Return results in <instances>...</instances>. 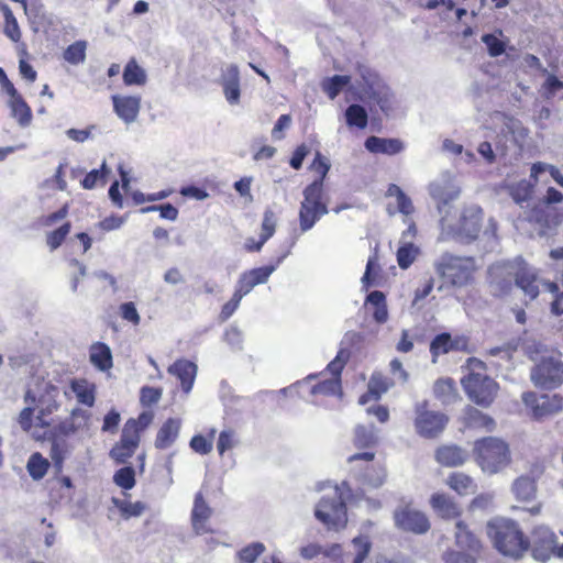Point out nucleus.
Here are the masks:
<instances>
[{"instance_id":"f257e3e1","label":"nucleus","mask_w":563,"mask_h":563,"mask_svg":"<svg viewBox=\"0 0 563 563\" xmlns=\"http://www.w3.org/2000/svg\"><path fill=\"white\" fill-rule=\"evenodd\" d=\"M486 534L503 556L519 560L531 548V540L520 523L506 517H494L486 523Z\"/></svg>"},{"instance_id":"f03ea898","label":"nucleus","mask_w":563,"mask_h":563,"mask_svg":"<svg viewBox=\"0 0 563 563\" xmlns=\"http://www.w3.org/2000/svg\"><path fill=\"white\" fill-rule=\"evenodd\" d=\"M467 366L470 372L461 379L466 396L479 407H490L498 395V383L485 373L486 365L483 361L470 357Z\"/></svg>"},{"instance_id":"7ed1b4c3","label":"nucleus","mask_w":563,"mask_h":563,"mask_svg":"<svg viewBox=\"0 0 563 563\" xmlns=\"http://www.w3.org/2000/svg\"><path fill=\"white\" fill-rule=\"evenodd\" d=\"M473 456L478 467L489 475L504 471L511 463L509 444L497 437L477 439L473 445Z\"/></svg>"},{"instance_id":"20e7f679","label":"nucleus","mask_w":563,"mask_h":563,"mask_svg":"<svg viewBox=\"0 0 563 563\" xmlns=\"http://www.w3.org/2000/svg\"><path fill=\"white\" fill-rule=\"evenodd\" d=\"M153 421L152 412H141L137 418L125 421L120 440L110 450V457L117 464H125L137 450L142 433Z\"/></svg>"},{"instance_id":"39448f33","label":"nucleus","mask_w":563,"mask_h":563,"mask_svg":"<svg viewBox=\"0 0 563 563\" xmlns=\"http://www.w3.org/2000/svg\"><path fill=\"white\" fill-rule=\"evenodd\" d=\"M438 276L446 282H470L475 278L478 265L473 257L443 253L434 261Z\"/></svg>"},{"instance_id":"423d86ee","label":"nucleus","mask_w":563,"mask_h":563,"mask_svg":"<svg viewBox=\"0 0 563 563\" xmlns=\"http://www.w3.org/2000/svg\"><path fill=\"white\" fill-rule=\"evenodd\" d=\"M482 214L481 207L476 205L465 206L455 227L449 224L445 216H442L440 220L442 235H452L462 242L470 243L477 238L481 231Z\"/></svg>"},{"instance_id":"0eeeda50","label":"nucleus","mask_w":563,"mask_h":563,"mask_svg":"<svg viewBox=\"0 0 563 563\" xmlns=\"http://www.w3.org/2000/svg\"><path fill=\"white\" fill-rule=\"evenodd\" d=\"M532 383L542 389H555L563 384V361L560 352L542 356L531 368Z\"/></svg>"},{"instance_id":"6e6552de","label":"nucleus","mask_w":563,"mask_h":563,"mask_svg":"<svg viewBox=\"0 0 563 563\" xmlns=\"http://www.w3.org/2000/svg\"><path fill=\"white\" fill-rule=\"evenodd\" d=\"M321 180H314L303 190V200L300 203L299 225L302 232L313 228L316 222L328 211V207L322 202Z\"/></svg>"},{"instance_id":"1a4fd4ad","label":"nucleus","mask_w":563,"mask_h":563,"mask_svg":"<svg viewBox=\"0 0 563 563\" xmlns=\"http://www.w3.org/2000/svg\"><path fill=\"white\" fill-rule=\"evenodd\" d=\"M314 516L329 529L338 530L345 527L347 521L346 505L338 487H335L332 496H324L320 499Z\"/></svg>"},{"instance_id":"9d476101","label":"nucleus","mask_w":563,"mask_h":563,"mask_svg":"<svg viewBox=\"0 0 563 563\" xmlns=\"http://www.w3.org/2000/svg\"><path fill=\"white\" fill-rule=\"evenodd\" d=\"M343 368L344 362L338 355L328 364L324 372L308 375L306 380L319 378V380L311 386L310 395L313 397H329L340 395L341 374Z\"/></svg>"},{"instance_id":"9b49d317","label":"nucleus","mask_w":563,"mask_h":563,"mask_svg":"<svg viewBox=\"0 0 563 563\" xmlns=\"http://www.w3.org/2000/svg\"><path fill=\"white\" fill-rule=\"evenodd\" d=\"M488 274L496 282H536L537 271L529 266L523 258L503 261L493 264Z\"/></svg>"},{"instance_id":"f8f14e48","label":"nucleus","mask_w":563,"mask_h":563,"mask_svg":"<svg viewBox=\"0 0 563 563\" xmlns=\"http://www.w3.org/2000/svg\"><path fill=\"white\" fill-rule=\"evenodd\" d=\"M395 526L405 532L413 534L427 533L431 523L428 516L412 506V504H404L398 506L393 515Z\"/></svg>"},{"instance_id":"ddd939ff","label":"nucleus","mask_w":563,"mask_h":563,"mask_svg":"<svg viewBox=\"0 0 563 563\" xmlns=\"http://www.w3.org/2000/svg\"><path fill=\"white\" fill-rule=\"evenodd\" d=\"M428 406L427 400L416 406L415 427L421 437L432 439L444 430L449 419L442 412L429 410Z\"/></svg>"},{"instance_id":"4468645a","label":"nucleus","mask_w":563,"mask_h":563,"mask_svg":"<svg viewBox=\"0 0 563 563\" xmlns=\"http://www.w3.org/2000/svg\"><path fill=\"white\" fill-rule=\"evenodd\" d=\"M522 401L537 420L555 415L563 409V397L559 394L538 395L534 391H526L522 394Z\"/></svg>"},{"instance_id":"2eb2a0df","label":"nucleus","mask_w":563,"mask_h":563,"mask_svg":"<svg viewBox=\"0 0 563 563\" xmlns=\"http://www.w3.org/2000/svg\"><path fill=\"white\" fill-rule=\"evenodd\" d=\"M429 194L437 201L439 213L443 214L445 207L459 198L461 188L455 184L453 175L445 172L430 184Z\"/></svg>"},{"instance_id":"dca6fc26","label":"nucleus","mask_w":563,"mask_h":563,"mask_svg":"<svg viewBox=\"0 0 563 563\" xmlns=\"http://www.w3.org/2000/svg\"><path fill=\"white\" fill-rule=\"evenodd\" d=\"M431 362L435 364L441 355L450 352H471L470 339L466 335L452 336L449 332L437 334L429 347Z\"/></svg>"},{"instance_id":"f3484780","label":"nucleus","mask_w":563,"mask_h":563,"mask_svg":"<svg viewBox=\"0 0 563 563\" xmlns=\"http://www.w3.org/2000/svg\"><path fill=\"white\" fill-rule=\"evenodd\" d=\"M531 548L536 559L545 561L556 555L558 538L547 526H537L531 531Z\"/></svg>"},{"instance_id":"a211bd4d","label":"nucleus","mask_w":563,"mask_h":563,"mask_svg":"<svg viewBox=\"0 0 563 563\" xmlns=\"http://www.w3.org/2000/svg\"><path fill=\"white\" fill-rule=\"evenodd\" d=\"M113 111L125 124L136 121L141 110L140 96L113 95L111 97Z\"/></svg>"},{"instance_id":"6ab92c4d","label":"nucleus","mask_w":563,"mask_h":563,"mask_svg":"<svg viewBox=\"0 0 563 563\" xmlns=\"http://www.w3.org/2000/svg\"><path fill=\"white\" fill-rule=\"evenodd\" d=\"M454 540L460 551L481 554L484 549L481 538L463 520H457L455 523Z\"/></svg>"},{"instance_id":"aec40b11","label":"nucleus","mask_w":563,"mask_h":563,"mask_svg":"<svg viewBox=\"0 0 563 563\" xmlns=\"http://www.w3.org/2000/svg\"><path fill=\"white\" fill-rule=\"evenodd\" d=\"M530 220L538 223L542 229V234L547 231L555 230L563 222V210L547 206L539 205L530 212Z\"/></svg>"},{"instance_id":"412c9836","label":"nucleus","mask_w":563,"mask_h":563,"mask_svg":"<svg viewBox=\"0 0 563 563\" xmlns=\"http://www.w3.org/2000/svg\"><path fill=\"white\" fill-rule=\"evenodd\" d=\"M197 371L198 367L196 363L186 358L176 360L167 368V372L180 382V387L184 394H189L191 391L197 376Z\"/></svg>"},{"instance_id":"4be33fe9","label":"nucleus","mask_w":563,"mask_h":563,"mask_svg":"<svg viewBox=\"0 0 563 563\" xmlns=\"http://www.w3.org/2000/svg\"><path fill=\"white\" fill-rule=\"evenodd\" d=\"M45 391L51 398L46 400L45 396H42L38 399L40 407L37 415L35 416V426L40 428L49 427L51 416L59 408V402L56 400L58 388L53 384H47Z\"/></svg>"},{"instance_id":"5701e85b","label":"nucleus","mask_w":563,"mask_h":563,"mask_svg":"<svg viewBox=\"0 0 563 563\" xmlns=\"http://www.w3.org/2000/svg\"><path fill=\"white\" fill-rule=\"evenodd\" d=\"M90 413L80 408H74L68 418L60 421L54 429L59 435L69 437L89 427Z\"/></svg>"},{"instance_id":"b1692460","label":"nucleus","mask_w":563,"mask_h":563,"mask_svg":"<svg viewBox=\"0 0 563 563\" xmlns=\"http://www.w3.org/2000/svg\"><path fill=\"white\" fill-rule=\"evenodd\" d=\"M212 515V509L205 500L202 494L199 492L195 495L194 507L191 510V526L197 534L211 533L212 529L208 527L207 522Z\"/></svg>"},{"instance_id":"393cba45","label":"nucleus","mask_w":563,"mask_h":563,"mask_svg":"<svg viewBox=\"0 0 563 563\" xmlns=\"http://www.w3.org/2000/svg\"><path fill=\"white\" fill-rule=\"evenodd\" d=\"M435 461L444 467H459L468 460V453L456 444H443L434 452Z\"/></svg>"},{"instance_id":"a878e982","label":"nucleus","mask_w":563,"mask_h":563,"mask_svg":"<svg viewBox=\"0 0 563 563\" xmlns=\"http://www.w3.org/2000/svg\"><path fill=\"white\" fill-rule=\"evenodd\" d=\"M221 85L227 101L230 104H238L240 102V71L236 65H227L222 71Z\"/></svg>"},{"instance_id":"bb28decb","label":"nucleus","mask_w":563,"mask_h":563,"mask_svg":"<svg viewBox=\"0 0 563 563\" xmlns=\"http://www.w3.org/2000/svg\"><path fill=\"white\" fill-rule=\"evenodd\" d=\"M430 506L442 519H457L462 515L459 504L445 493H434L430 498Z\"/></svg>"},{"instance_id":"cd10ccee","label":"nucleus","mask_w":563,"mask_h":563,"mask_svg":"<svg viewBox=\"0 0 563 563\" xmlns=\"http://www.w3.org/2000/svg\"><path fill=\"white\" fill-rule=\"evenodd\" d=\"M181 420L179 418L166 419L158 429L154 445L158 450L170 448L179 437Z\"/></svg>"},{"instance_id":"c85d7f7f","label":"nucleus","mask_w":563,"mask_h":563,"mask_svg":"<svg viewBox=\"0 0 563 563\" xmlns=\"http://www.w3.org/2000/svg\"><path fill=\"white\" fill-rule=\"evenodd\" d=\"M445 485L460 497L474 495L477 492L476 481L464 472H452L445 479Z\"/></svg>"},{"instance_id":"c756f323","label":"nucleus","mask_w":563,"mask_h":563,"mask_svg":"<svg viewBox=\"0 0 563 563\" xmlns=\"http://www.w3.org/2000/svg\"><path fill=\"white\" fill-rule=\"evenodd\" d=\"M395 385V379L388 377L382 372H374L367 384V393L362 395L360 404L364 405L369 398L378 400L383 394Z\"/></svg>"},{"instance_id":"7c9ffc66","label":"nucleus","mask_w":563,"mask_h":563,"mask_svg":"<svg viewBox=\"0 0 563 563\" xmlns=\"http://www.w3.org/2000/svg\"><path fill=\"white\" fill-rule=\"evenodd\" d=\"M434 397L444 406L461 399L456 383L451 377H441L433 384Z\"/></svg>"},{"instance_id":"2f4dec72","label":"nucleus","mask_w":563,"mask_h":563,"mask_svg":"<svg viewBox=\"0 0 563 563\" xmlns=\"http://www.w3.org/2000/svg\"><path fill=\"white\" fill-rule=\"evenodd\" d=\"M463 422L468 429L493 431L495 420L473 406H466L463 412Z\"/></svg>"},{"instance_id":"473e14b6","label":"nucleus","mask_w":563,"mask_h":563,"mask_svg":"<svg viewBox=\"0 0 563 563\" xmlns=\"http://www.w3.org/2000/svg\"><path fill=\"white\" fill-rule=\"evenodd\" d=\"M71 452L70 443L64 439L63 435L53 433L51 439L49 456L52 459L53 466L57 473H60L64 468V462Z\"/></svg>"},{"instance_id":"72a5a7b5","label":"nucleus","mask_w":563,"mask_h":563,"mask_svg":"<svg viewBox=\"0 0 563 563\" xmlns=\"http://www.w3.org/2000/svg\"><path fill=\"white\" fill-rule=\"evenodd\" d=\"M90 363L101 372H107L113 366L110 347L102 342H95L89 347Z\"/></svg>"},{"instance_id":"f704fd0d","label":"nucleus","mask_w":563,"mask_h":563,"mask_svg":"<svg viewBox=\"0 0 563 563\" xmlns=\"http://www.w3.org/2000/svg\"><path fill=\"white\" fill-rule=\"evenodd\" d=\"M356 478L363 487L377 488L386 479V470L380 464H371L356 473Z\"/></svg>"},{"instance_id":"c9c22d12","label":"nucleus","mask_w":563,"mask_h":563,"mask_svg":"<svg viewBox=\"0 0 563 563\" xmlns=\"http://www.w3.org/2000/svg\"><path fill=\"white\" fill-rule=\"evenodd\" d=\"M364 308L371 310L377 323H385L388 319L386 297L382 291L375 290L367 295Z\"/></svg>"},{"instance_id":"e433bc0d","label":"nucleus","mask_w":563,"mask_h":563,"mask_svg":"<svg viewBox=\"0 0 563 563\" xmlns=\"http://www.w3.org/2000/svg\"><path fill=\"white\" fill-rule=\"evenodd\" d=\"M512 494L519 501H531L537 495V482L532 476L521 475L511 486Z\"/></svg>"},{"instance_id":"4c0bfd02","label":"nucleus","mask_w":563,"mask_h":563,"mask_svg":"<svg viewBox=\"0 0 563 563\" xmlns=\"http://www.w3.org/2000/svg\"><path fill=\"white\" fill-rule=\"evenodd\" d=\"M365 147L372 153L394 155L402 150V143L397 139H382L369 136L365 141Z\"/></svg>"},{"instance_id":"58836bf2","label":"nucleus","mask_w":563,"mask_h":563,"mask_svg":"<svg viewBox=\"0 0 563 563\" xmlns=\"http://www.w3.org/2000/svg\"><path fill=\"white\" fill-rule=\"evenodd\" d=\"M11 111V117L16 120L21 128H27L32 122V111L22 96H18L7 101Z\"/></svg>"},{"instance_id":"ea45409f","label":"nucleus","mask_w":563,"mask_h":563,"mask_svg":"<svg viewBox=\"0 0 563 563\" xmlns=\"http://www.w3.org/2000/svg\"><path fill=\"white\" fill-rule=\"evenodd\" d=\"M70 388L75 393L78 402L92 407L96 401V387L90 384L87 379H73L70 382Z\"/></svg>"},{"instance_id":"a19ab883","label":"nucleus","mask_w":563,"mask_h":563,"mask_svg":"<svg viewBox=\"0 0 563 563\" xmlns=\"http://www.w3.org/2000/svg\"><path fill=\"white\" fill-rule=\"evenodd\" d=\"M146 80L145 69L134 58L130 59L123 69V82L126 86H143Z\"/></svg>"},{"instance_id":"79ce46f5","label":"nucleus","mask_w":563,"mask_h":563,"mask_svg":"<svg viewBox=\"0 0 563 563\" xmlns=\"http://www.w3.org/2000/svg\"><path fill=\"white\" fill-rule=\"evenodd\" d=\"M49 466V461L40 452L32 453L26 463L27 473L34 481L42 479L47 474Z\"/></svg>"},{"instance_id":"37998d69","label":"nucleus","mask_w":563,"mask_h":563,"mask_svg":"<svg viewBox=\"0 0 563 563\" xmlns=\"http://www.w3.org/2000/svg\"><path fill=\"white\" fill-rule=\"evenodd\" d=\"M420 249L412 241H399L397 263L400 268L407 269L417 258Z\"/></svg>"},{"instance_id":"c03bdc74","label":"nucleus","mask_w":563,"mask_h":563,"mask_svg":"<svg viewBox=\"0 0 563 563\" xmlns=\"http://www.w3.org/2000/svg\"><path fill=\"white\" fill-rule=\"evenodd\" d=\"M534 186V183L521 179L520 181L507 185V190L514 201L521 205L531 198Z\"/></svg>"},{"instance_id":"a18cd8bd","label":"nucleus","mask_w":563,"mask_h":563,"mask_svg":"<svg viewBox=\"0 0 563 563\" xmlns=\"http://www.w3.org/2000/svg\"><path fill=\"white\" fill-rule=\"evenodd\" d=\"M387 197H394L396 199L397 210L402 213L406 218L415 212V207L411 199L404 192V190L395 185H389L387 191Z\"/></svg>"},{"instance_id":"49530a36","label":"nucleus","mask_w":563,"mask_h":563,"mask_svg":"<svg viewBox=\"0 0 563 563\" xmlns=\"http://www.w3.org/2000/svg\"><path fill=\"white\" fill-rule=\"evenodd\" d=\"M351 82V77L346 75H334L324 78L321 82L322 91L331 99L334 100L342 89Z\"/></svg>"},{"instance_id":"de8ad7c7","label":"nucleus","mask_w":563,"mask_h":563,"mask_svg":"<svg viewBox=\"0 0 563 563\" xmlns=\"http://www.w3.org/2000/svg\"><path fill=\"white\" fill-rule=\"evenodd\" d=\"M254 285L255 284L242 285L234 291L232 298L222 306L219 314L221 321H227L235 312L243 296L249 294Z\"/></svg>"},{"instance_id":"09e8293b","label":"nucleus","mask_w":563,"mask_h":563,"mask_svg":"<svg viewBox=\"0 0 563 563\" xmlns=\"http://www.w3.org/2000/svg\"><path fill=\"white\" fill-rule=\"evenodd\" d=\"M377 438L373 427L357 426L354 430L353 444L356 449L366 450L375 446Z\"/></svg>"},{"instance_id":"8fccbe9b","label":"nucleus","mask_w":563,"mask_h":563,"mask_svg":"<svg viewBox=\"0 0 563 563\" xmlns=\"http://www.w3.org/2000/svg\"><path fill=\"white\" fill-rule=\"evenodd\" d=\"M216 429H211L207 435L196 434L190 439V449L200 454L207 455L212 451Z\"/></svg>"},{"instance_id":"3c124183","label":"nucleus","mask_w":563,"mask_h":563,"mask_svg":"<svg viewBox=\"0 0 563 563\" xmlns=\"http://www.w3.org/2000/svg\"><path fill=\"white\" fill-rule=\"evenodd\" d=\"M341 553L340 544H332L329 549L323 550L321 545L317 543H309L300 548V555L306 560H312L320 554L325 556L336 555Z\"/></svg>"},{"instance_id":"603ef678","label":"nucleus","mask_w":563,"mask_h":563,"mask_svg":"<svg viewBox=\"0 0 563 563\" xmlns=\"http://www.w3.org/2000/svg\"><path fill=\"white\" fill-rule=\"evenodd\" d=\"M345 119L349 126L364 129L367 125V112L360 104H351L345 111Z\"/></svg>"},{"instance_id":"864d4df0","label":"nucleus","mask_w":563,"mask_h":563,"mask_svg":"<svg viewBox=\"0 0 563 563\" xmlns=\"http://www.w3.org/2000/svg\"><path fill=\"white\" fill-rule=\"evenodd\" d=\"M367 96L374 101H376L384 112H387L390 109L393 93L390 91V88L385 82L380 84L375 89L369 91Z\"/></svg>"},{"instance_id":"5fc2aeb1","label":"nucleus","mask_w":563,"mask_h":563,"mask_svg":"<svg viewBox=\"0 0 563 563\" xmlns=\"http://www.w3.org/2000/svg\"><path fill=\"white\" fill-rule=\"evenodd\" d=\"M86 41H77L69 45L64 52V59L71 65H78L86 60Z\"/></svg>"},{"instance_id":"6e6d98bb","label":"nucleus","mask_w":563,"mask_h":563,"mask_svg":"<svg viewBox=\"0 0 563 563\" xmlns=\"http://www.w3.org/2000/svg\"><path fill=\"white\" fill-rule=\"evenodd\" d=\"M113 482L117 486L129 490L135 486V471L132 466L119 468L113 475Z\"/></svg>"},{"instance_id":"4d7b16f0","label":"nucleus","mask_w":563,"mask_h":563,"mask_svg":"<svg viewBox=\"0 0 563 563\" xmlns=\"http://www.w3.org/2000/svg\"><path fill=\"white\" fill-rule=\"evenodd\" d=\"M357 71L363 80V86L366 93L384 82L373 69L365 65H358Z\"/></svg>"},{"instance_id":"13d9d810","label":"nucleus","mask_w":563,"mask_h":563,"mask_svg":"<svg viewBox=\"0 0 563 563\" xmlns=\"http://www.w3.org/2000/svg\"><path fill=\"white\" fill-rule=\"evenodd\" d=\"M275 227H276L275 213L273 210L267 209L264 212V218H263V222H262L261 242L256 246L257 251L274 234Z\"/></svg>"},{"instance_id":"bf43d9fd","label":"nucleus","mask_w":563,"mask_h":563,"mask_svg":"<svg viewBox=\"0 0 563 563\" xmlns=\"http://www.w3.org/2000/svg\"><path fill=\"white\" fill-rule=\"evenodd\" d=\"M109 173L110 170L108 169L106 162H103L100 169H92L86 175L81 181V185L85 189H92L98 185L99 181L104 184L106 176Z\"/></svg>"},{"instance_id":"052dcab7","label":"nucleus","mask_w":563,"mask_h":563,"mask_svg":"<svg viewBox=\"0 0 563 563\" xmlns=\"http://www.w3.org/2000/svg\"><path fill=\"white\" fill-rule=\"evenodd\" d=\"M265 551V547L261 542H253L239 551L241 563H254L257 558Z\"/></svg>"},{"instance_id":"680f3d73","label":"nucleus","mask_w":563,"mask_h":563,"mask_svg":"<svg viewBox=\"0 0 563 563\" xmlns=\"http://www.w3.org/2000/svg\"><path fill=\"white\" fill-rule=\"evenodd\" d=\"M163 395L161 387L143 386L140 390V402L143 407L156 405Z\"/></svg>"},{"instance_id":"e2e57ef3","label":"nucleus","mask_w":563,"mask_h":563,"mask_svg":"<svg viewBox=\"0 0 563 563\" xmlns=\"http://www.w3.org/2000/svg\"><path fill=\"white\" fill-rule=\"evenodd\" d=\"M115 505L124 518L139 517L144 512L146 508L145 504L142 501L131 503L125 500H117Z\"/></svg>"},{"instance_id":"0e129e2a","label":"nucleus","mask_w":563,"mask_h":563,"mask_svg":"<svg viewBox=\"0 0 563 563\" xmlns=\"http://www.w3.org/2000/svg\"><path fill=\"white\" fill-rule=\"evenodd\" d=\"M70 232V223L66 222L63 225H60L58 229L49 232L46 236V243L49 246L52 251L58 249L66 236Z\"/></svg>"},{"instance_id":"69168bd1","label":"nucleus","mask_w":563,"mask_h":563,"mask_svg":"<svg viewBox=\"0 0 563 563\" xmlns=\"http://www.w3.org/2000/svg\"><path fill=\"white\" fill-rule=\"evenodd\" d=\"M238 440L235 435V431L232 429L223 430L219 433L217 441V450L219 455H223L228 450H231L235 446Z\"/></svg>"},{"instance_id":"338daca9","label":"nucleus","mask_w":563,"mask_h":563,"mask_svg":"<svg viewBox=\"0 0 563 563\" xmlns=\"http://www.w3.org/2000/svg\"><path fill=\"white\" fill-rule=\"evenodd\" d=\"M479 554H473L465 551L450 550L444 554L445 563H476V556Z\"/></svg>"},{"instance_id":"774afa93","label":"nucleus","mask_w":563,"mask_h":563,"mask_svg":"<svg viewBox=\"0 0 563 563\" xmlns=\"http://www.w3.org/2000/svg\"><path fill=\"white\" fill-rule=\"evenodd\" d=\"M548 290L554 295L552 301V312L560 316L563 314V284H544Z\"/></svg>"}]
</instances>
